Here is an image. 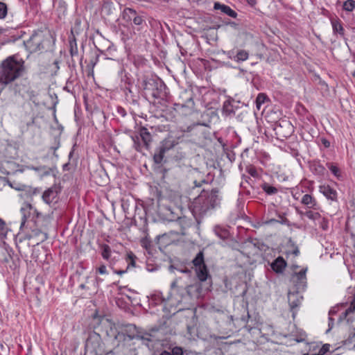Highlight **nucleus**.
I'll return each mask as SVG.
<instances>
[{"label": "nucleus", "mask_w": 355, "mask_h": 355, "mask_svg": "<svg viewBox=\"0 0 355 355\" xmlns=\"http://www.w3.org/2000/svg\"><path fill=\"white\" fill-rule=\"evenodd\" d=\"M352 76L355 78V71L352 73Z\"/></svg>", "instance_id": "bf43d9fd"}, {"label": "nucleus", "mask_w": 355, "mask_h": 355, "mask_svg": "<svg viewBox=\"0 0 355 355\" xmlns=\"http://www.w3.org/2000/svg\"><path fill=\"white\" fill-rule=\"evenodd\" d=\"M319 191L322 193L327 199L331 200H336L337 192L335 189L331 188L328 184H323L319 187Z\"/></svg>", "instance_id": "1a4fd4ad"}, {"label": "nucleus", "mask_w": 355, "mask_h": 355, "mask_svg": "<svg viewBox=\"0 0 355 355\" xmlns=\"http://www.w3.org/2000/svg\"><path fill=\"white\" fill-rule=\"evenodd\" d=\"M231 54H232V52H230H230H228V55H229V57H230V58H232V55H231Z\"/></svg>", "instance_id": "4d7b16f0"}, {"label": "nucleus", "mask_w": 355, "mask_h": 355, "mask_svg": "<svg viewBox=\"0 0 355 355\" xmlns=\"http://www.w3.org/2000/svg\"><path fill=\"white\" fill-rule=\"evenodd\" d=\"M60 191V187L55 184L53 187L49 188L46 191V202L49 203L57 198L58 193Z\"/></svg>", "instance_id": "f8f14e48"}, {"label": "nucleus", "mask_w": 355, "mask_h": 355, "mask_svg": "<svg viewBox=\"0 0 355 355\" xmlns=\"http://www.w3.org/2000/svg\"><path fill=\"white\" fill-rule=\"evenodd\" d=\"M328 167L329 168V170L331 171V172L337 178H340V170L339 168L332 164H328Z\"/></svg>", "instance_id": "c756f323"}, {"label": "nucleus", "mask_w": 355, "mask_h": 355, "mask_svg": "<svg viewBox=\"0 0 355 355\" xmlns=\"http://www.w3.org/2000/svg\"><path fill=\"white\" fill-rule=\"evenodd\" d=\"M216 191H211L210 194L208 195L207 192L202 193L195 200V204H200L201 201L206 200V201L203 202V205L202 206V209L206 210L210 207H214L216 205Z\"/></svg>", "instance_id": "39448f33"}, {"label": "nucleus", "mask_w": 355, "mask_h": 355, "mask_svg": "<svg viewBox=\"0 0 355 355\" xmlns=\"http://www.w3.org/2000/svg\"><path fill=\"white\" fill-rule=\"evenodd\" d=\"M203 182H205V180L201 181L200 182H198V183L196 181L193 182L195 187H200L201 186V183H203Z\"/></svg>", "instance_id": "79ce46f5"}, {"label": "nucleus", "mask_w": 355, "mask_h": 355, "mask_svg": "<svg viewBox=\"0 0 355 355\" xmlns=\"http://www.w3.org/2000/svg\"><path fill=\"white\" fill-rule=\"evenodd\" d=\"M330 345L328 344L324 345L319 350L318 354L319 355H324L326 352H327L329 350Z\"/></svg>", "instance_id": "c9c22d12"}, {"label": "nucleus", "mask_w": 355, "mask_h": 355, "mask_svg": "<svg viewBox=\"0 0 355 355\" xmlns=\"http://www.w3.org/2000/svg\"><path fill=\"white\" fill-rule=\"evenodd\" d=\"M8 12L7 6L5 3L0 1V19H3Z\"/></svg>", "instance_id": "c85d7f7f"}, {"label": "nucleus", "mask_w": 355, "mask_h": 355, "mask_svg": "<svg viewBox=\"0 0 355 355\" xmlns=\"http://www.w3.org/2000/svg\"><path fill=\"white\" fill-rule=\"evenodd\" d=\"M20 214L21 215V221L20 227L22 228L29 218L36 226H39L40 218H42L41 213L36 209H33L31 204L25 203L21 207Z\"/></svg>", "instance_id": "f03ea898"}, {"label": "nucleus", "mask_w": 355, "mask_h": 355, "mask_svg": "<svg viewBox=\"0 0 355 355\" xmlns=\"http://www.w3.org/2000/svg\"><path fill=\"white\" fill-rule=\"evenodd\" d=\"M101 254L103 258L105 260H109L111 256V248L108 245L103 244L100 246Z\"/></svg>", "instance_id": "dca6fc26"}, {"label": "nucleus", "mask_w": 355, "mask_h": 355, "mask_svg": "<svg viewBox=\"0 0 355 355\" xmlns=\"http://www.w3.org/2000/svg\"><path fill=\"white\" fill-rule=\"evenodd\" d=\"M215 232L216 235L222 239H225L228 236V232L226 230L216 228Z\"/></svg>", "instance_id": "7c9ffc66"}, {"label": "nucleus", "mask_w": 355, "mask_h": 355, "mask_svg": "<svg viewBox=\"0 0 355 355\" xmlns=\"http://www.w3.org/2000/svg\"><path fill=\"white\" fill-rule=\"evenodd\" d=\"M355 311V304L351 302L349 307L346 309L345 314L348 315L351 313H353Z\"/></svg>", "instance_id": "4c0bfd02"}, {"label": "nucleus", "mask_w": 355, "mask_h": 355, "mask_svg": "<svg viewBox=\"0 0 355 355\" xmlns=\"http://www.w3.org/2000/svg\"><path fill=\"white\" fill-rule=\"evenodd\" d=\"M262 189L268 195H273L278 192V189L268 183H263L261 185Z\"/></svg>", "instance_id": "a211bd4d"}, {"label": "nucleus", "mask_w": 355, "mask_h": 355, "mask_svg": "<svg viewBox=\"0 0 355 355\" xmlns=\"http://www.w3.org/2000/svg\"><path fill=\"white\" fill-rule=\"evenodd\" d=\"M329 322L333 323V319L332 318H329Z\"/></svg>", "instance_id": "052dcab7"}, {"label": "nucleus", "mask_w": 355, "mask_h": 355, "mask_svg": "<svg viewBox=\"0 0 355 355\" xmlns=\"http://www.w3.org/2000/svg\"><path fill=\"white\" fill-rule=\"evenodd\" d=\"M49 97L51 98V101H52V107H50L49 109L51 111V114H52V116H53V120H54V125H52V128L53 130V132H54L53 134L55 135V141L57 143L56 146L51 148V149L53 150V154H55V150L56 149H58L59 147V141L58 140V137L61 135V132L62 130V127L60 124H58V120H57V118L55 116V112H56L55 106H56L57 103H58V98H57V96L53 97L51 94L49 95Z\"/></svg>", "instance_id": "20e7f679"}, {"label": "nucleus", "mask_w": 355, "mask_h": 355, "mask_svg": "<svg viewBox=\"0 0 355 355\" xmlns=\"http://www.w3.org/2000/svg\"><path fill=\"white\" fill-rule=\"evenodd\" d=\"M301 202L306 205L308 208L314 209H318V204L315 199L309 194H305L303 196L301 200Z\"/></svg>", "instance_id": "4468645a"}, {"label": "nucleus", "mask_w": 355, "mask_h": 355, "mask_svg": "<svg viewBox=\"0 0 355 355\" xmlns=\"http://www.w3.org/2000/svg\"><path fill=\"white\" fill-rule=\"evenodd\" d=\"M59 69L58 62L57 60L53 61L52 64L49 65L48 67L49 72L51 73V75H54L57 73Z\"/></svg>", "instance_id": "cd10ccee"}, {"label": "nucleus", "mask_w": 355, "mask_h": 355, "mask_svg": "<svg viewBox=\"0 0 355 355\" xmlns=\"http://www.w3.org/2000/svg\"><path fill=\"white\" fill-rule=\"evenodd\" d=\"M355 8V1L353 0H347L343 3V9L347 11H352Z\"/></svg>", "instance_id": "a878e982"}, {"label": "nucleus", "mask_w": 355, "mask_h": 355, "mask_svg": "<svg viewBox=\"0 0 355 355\" xmlns=\"http://www.w3.org/2000/svg\"><path fill=\"white\" fill-rule=\"evenodd\" d=\"M159 355H171V354L167 351H164Z\"/></svg>", "instance_id": "49530a36"}, {"label": "nucleus", "mask_w": 355, "mask_h": 355, "mask_svg": "<svg viewBox=\"0 0 355 355\" xmlns=\"http://www.w3.org/2000/svg\"><path fill=\"white\" fill-rule=\"evenodd\" d=\"M96 272L101 275L107 274V268L105 265H101L96 268Z\"/></svg>", "instance_id": "e433bc0d"}, {"label": "nucleus", "mask_w": 355, "mask_h": 355, "mask_svg": "<svg viewBox=\"0 0 355 355\" xmlns=\"http://www.w3.org/2000/svg\"><path fill=\"white\" fill-rule=\"evenodd\" d=\"M6 227L5 222L0 218V236H5L6 235Z\"/></svg>", "instance_id": "2f4dec72"}, {"label": "nucleus", "mask_w": 355, "mask_h": 355, "mask_svg": "<svg viewBox=\"0 0 355 355\" xmlns=\"http://www.w3.org/2000/svg\"><path fill=\"white\" fill-rule=\"evenodd\" d=\"M249 56L248 53L245 50H240L236 55L234 57V60L236 62H243L248 60Z\"/></svg>", "instance_id": "f3484780"}, {"label": "nucleus", "mask_w": 355, "mask_h": 355, "mask_svg": "<svg viewBox=\"0 0 355 355\" xmlns=\"http://www.w3.org/2000/svg\"><path fill=\"white\" fill-rule=\"evenodd\" d=\"M4 32H5V29L0 26V34L3 33Z\"/></svg>", "instance_id": "603ef678"}, {"label": "nucleus", "mask_w": 355, "mask_h": 355, "mask_svg": "<svg viewBox=\"0 0 355 355\" xmlns=\"http://www.w3.org/2000/svg\"><path fill=\"white\" fill-rule=\"evenodd\" d=\"M144 89H150L149 87H148V83H144Z\"/></svg>", "instance_id": "8fccbe9b"}, {"label": "nucleus", "mask_w": 355, "mask_h": 355, "mask_svg": "<svg viewBox=\"0 0 355 355\" xmlns=\"http://www.w3.org/2000/svg\"><path fill=\"white\" fill-rule=\"evenodd\" d=\"M349 336L348 338V340L349 343H352L355 338V327H351L349 329Z\"/></svg>", "instance_id": "72a5a7b5"}, {"label": "nucleus", "mask_w": 355, "mask_h": 355, "mask_svg": "<svg viewBox=\"0 0 355 355\" xmlns=\"http://www.w3.org/2000/svg\"><path fill=\"white\" fill-rule=\"evenodd\" d=\"M267 99V96L263 93H260L258 94L257 99H256V104L257 109H260L261 105L265 103L266 100Z\"/></svg>", "instance_id": "5701e85b"}, {"label": "nucleus", "mask_w": 355, "mask_h": 355, "mask_svg": "<svg viewBox=\"0 0 355 355\" xmlns=\"http://www.w3.org/2000/svg\"><path fill=\"white\" fill-rule=\"evenodd\" d=\"M89 339H88V340H87V343H86V345H87V346H88V345H89Z\"/></svg>", "instance_id": "13d9d810"}, {"label": "nucleus", "mask_w": 355, "mask_h": 355, "mask_svg": "<svg viewBox=\"0 0 355 355\" xmlns=\"http://www.w3.org/2000/svg\"><path fill=\"white\" fill-rule=\"evenodd\" d=\"M141 137L146 146H148L150 141V135L146 130H144L141 132Z\"/></svg>", "instance_id": "bb28decb"}, {"label": "nucleus", "mask_w": 355, "mask_h": 355, "mask_svg": "<svg viewBox=\"0 0 355 355\" xmlns=\"http://www.w3.org/2000/svg\"><path fill=\"white\" fill-rule=\"evenodd\" d=\"M125 270H119V271H116V272L117 274L122 275V274L125 273Z\"/></svg>", "instance_id": "3c124183"}, {"label": "nucleus", "mask_w": 355, "mask_h": 355, "mask_svg": "<svg viewBox=\"0 0 355 355\" xmlns=\"http://www.w3.org/2000/svg\"><path fill=\"white\" fill-rule=\"evenodd\" d=\"M15 92H20V89H15Z\"/></svg>", "instance_id": "680f3d73"}, {"label": "nucleus", "mask_w": 355, "mask_h": 355, "mask_svg": "<svg viewBox=\"0 0 355 355\" xmlns=\"http://www.w3.org/2000/svg\"><path fill=\"white\" fill-rule=\"evenodd\" d=\"M286 124L288 125L289 129H291V130H292V126L289 123H286Z\"/></svg>", "instance_id": "5fc2aeb1"}, {"label": "nucleus", "mask_w": 355, "mask_h": 355, "mask_svg": "<svg viewBox=\"0 0 355 355\" xmlns=\"http://www.w3.org/2000/svg\"><path fill=\"white\" fill-rule=\"evenodd\" d=\"M322 227L323 230H326L327 228V221L324 220L323 224L322 225Z\"/></svg>", "instance_id": "a18cd8bd"}, {"label": "nucleus", "mask_w": 355, "mask_h": 355, "mask_svg": "<svg viewBox=\"0 0 355 355\" xmlns=\"http://www.w3.org/2000/svg\"><path fill=\"white\" fill-rule=\"evenodd\" d=\"M99 338V335L96 334L95 333L94 334L90 335V336H89V339H92V338Z\"/></svg>", "instance_id": "37998d69"}, {"label": "nucleus", "mask_w": 355, "mask_h": 355, "mask_svg": "<svg viewBox=\"0 0 355 355\" xmlns=\"http://www.w3.org/2000/svg\"><path fill=\"white\" fill-rule=\"evenodd\" d=\"M193 263L195 266L196 268L200 267L201 266L205 265L204 263V257L203 253L200 252L195 259L193 260Z\"/></svg>", "instance_id": "6ab92c4d"}, {"label": "nucleus", "mask_w": 355, "mask_h": 355, "mask_svg": "<svg viewBox=\"0 0 355 355\" xmlns=\"http://www.w3.org/2000/svg\"><path fill=\"white\" fill-rule=\"evenodd\" d=\"M300 253V250H298V248H295L293 251V254L295 255V256H297Z\"/></svg>", "instance_id": "c03bdc74"}, {"label": "nucleus", "mask_w": 355, "mask_h": 355, "mask_svg": "<svg viewBox=\"0 0 355 355\" xmlns=\"http://www.w3.org/2000/svg\"><path fill=\"white\" fill-rule=\"evenodd\" d=\"M216 10H220L223 13L227 14L228 16L235 18L237 15L236 12L233 10L230 6L216 2L214 6Z\"/></svg>", "instance_id": "ddd939ff"}, {"label": "nucleus", "mask_w": 355, "mask_h": 355, "mask_svg": "<svg viewBox=\"0 0 355 355\" xmlns=\"http://www.w3.org/2000/svg\"><path fill=\"white\" fill-rule=\"evenodd\" d=\"M196 270L197 276L201 282H204L207 279L208 271L205 265L196 268Z\"/></svg>", "instance_id": "2eb2a0df"}, {"label": "nucleus", "mask_w": 355, "mask_h": 355, "mask_svg": "<svg viewBox=\"0 0 355 355\" xmlns=\"http://www.w3.org/2000/svg\"><path fill=\"white\" fill-rule=\"evenodd\" d=\"M307 268L301 270L299 272H295L292 276V281L295 284L298 290L304 289L306 283V272Z\"/></svg>", "instance_id": "0eeeda50"}, {"label": "nucleus", "mask_w": 355, "mask_h": 355, "mask_svg": "<svg viewBox=\"0 0 355 355\" xmlns=\"http://www.w3.org/2000/svg\"><path fill=\"white\" fill-rule=\"evenodd\" d=\"M50 35H51V37L52 44L53 45L55 44V40H56L55 36L54 35V34H53L51 33H50Z\"/></svg>", "instance_id": "a19ab883"}, {"label": "nucleus", "mask_w": 355, "mask_h": 355, "mask_svg": "<svg viewBox=\"0 0 355 355\" xmlns=\"http://www.w3.org/2000/svg\"><path fill=\"white\" fill-rule=\"evenodd\" d=\"M187 294L191 298L198 299L201 297L202 285L199 282L189 285L187 287Z\"/></svg>", "instance_id": "9d476101"}, {"label": "nucleus", "mask_w": 355, "mask_h": 355, "mask_svg": "<svg viewBox=\"0 0 355 355\" xmlns=\"http://www.w3.org/2000/svg\"><path fill=\"white\" fill-rule=\"evenodd\" d=\"M176 286H177V282L176 281H174V282H173L171 283V288H175V287H176Z\"/></svg>", "instance_id": "09e8293b"}, {"label": "nucleus", "mask_w": 355, "mask_h": 355, "mask_svg": "<svg viewBox=\"0 0 355 355\" xmlns=\"http://www.w3.org/2000/svg\"><path fill=\"white\" fill-rule=\"evenodd\" d=\"M175 145L173 140L166 139L163 141L161 147L166 152Z\"/></svg>", "instance_id": "b1692460"}, {"label": "nucleus", "mask_w": 355, "mask_h": 355, "mask_svg": "<svg viewBox=\"0 0 355 355\" xmlns=\"http://www.w3.org/2000/svg\"><path fill=\"white\" fill-rule=\"evenodd\" d=\"M248 173L253 177H256L257 176V170L253 168V167H250L248 170Z\"/></svg>", "instance_id": "58836bf2"}, {"label": "nucleus", "mask_w": 355, "mask_h": 355, "mask_svg": "<svg viewBox=\"0 0 355 355\" xmlns=\"http://www.w3.org/2000/svg\"><path fill=\"white\" fill-rule=\"evenodd\" d=\"M165 153H166V151L164 150V149H163L160 146L158 153H157L154 155L153 159H154L155 162L157 164H160L164 159Z\"/></svg>", "instance_id": "aec40b11"}, {"label": "nucleus", "mask_w": 355, "mask_h": 355, "mask_svg": "<svg viewBox=\"0 0 355 355\" xmlns=\"http://www.w3.org/2000/svg\"><path fill=\"white\" fill-rule=\"evenodd\" d=\"M304 214L305 216L312 220H315L320 218V214L318 212H313L312 211H307Z\"/></svg>", "instance_id": "393cba45"}, {"label": "nucleus", "mask_w": 355, "mask_h": 355, "mask_svg": "<svg viewBox=\"0 0 355 355\" xmlns=\"http://www.w3.org/2000/svg\"><path fill=\"white\" fill-rule=\"evenodd\" d=\"M248 1V3L250 5H254L256 3V1L255 0H247Z\"/></svg>", "instance_id": "de8ad7c7"}, {"label": "nucleus", "mask_w": 355, "mask_h": 355, "mask_svg": "<svg viewBox=\"0 0 355 355\" xmlns=\"http://www.w3.org/2000/svg\"><path fill=\"white\" fill-rule=\"evenodd\" d=\"M78 53V48H77L76 44H74V45H73L72 43H71L70 54H71V57L77 55Z\"/></svg>", "instance_id": "f704fd0d"}, {"label": "nucleus", "mask_w": 355, "mask_h": 355, "mask_svg": "<svg viewBox=\"0 0 355 355\" xmlns=\"http://www.w3.org/2000/svg\"><path fill=\"white\" fill-rule=\"evenodd\" d=\"M302 297L300 295L298 292H288V300L290 308L293 311V316L295 317V309L300 306L302 301Z\"/></svg>", "instance_id": "6e6552de"}, {"label": "nucleus", "mask_w": 355, "mask_h": 355, "mask_svg": "<svg viewBox=\"0 0 355 355\" xmlns=\"http://www.w3.org/2000/svg\"><path fill=\"white\" fill-rule=\"evenodd\" d=\"M135 259L136 257L132 252H130L127 254L126 262L128 263V268H129L130 266H135Z\"/></svg>", "instance_id": "4be33fe9"}, {"label": "nucleus", "mask_w": 355, "mask_h": 355, "mask_svg": "<svg viewBox=\"0 0 355 355\" xmlns=\"http://www.w3.org/2000/svg\"><path fill=\"white\" fill-rule=\"evenodd\" d=\"M171 355H182L183 349L180 347H175L172 349Z\"/></svg>", "instance_id": "473e14b6"}, {"label": "nucleus", "mask_w": 355, "mask_h": 355, "mask_svg": "<svg viewBox=\"0 0 355 355\" xmlns=\"http://www.w3.org/2000/svg\"><path fill=\"white\" fill-rule=\"evenodd\" d=\"M26 70L24 60L17 55L8 56L0 64V84L6 86L23 76Z\"/></svg>", "instance_id": "f257e3e1"}, {"label": "nucleus", "mask_w": 355, "mask_h": 355, "mask_svg": "<svg viewBox=\"0 0 355 355\" xmlns=\"http://www.w3.org/2000/svg\"><path fill=\"white\" fill-rule=\"evenodd\" d=\"M351 302L353 303L354 304H355V292H354V294L353 295V300H352V301Z\"/></svg>", "instance_id": "864d4df0"}, {"label": "nucleus", "mask_w": 355, "mask_h": 355, "mask_svg": "<svg viewBox=\"0 0 355 355\" xmlns=\"http://www.w3.org/2000/svg\"><path fill=\"white\" fill-rule=\"evenodd\" d=\"M325 168H324V166H322V165L320 164H318L317 168H316V171L319 173H323L324 171Z\"/></svg>", "instance_id": "ea45409f"}, {"label": "nucleus", "mask_w": 355, "mask_h": 355, "mask_svg": "<svg viewBox=\"0 0 355 355\" xmlns=\"http://www.w3.org/2000/svg\"><path fill=\"white\" fill-rule=\"evenodd\" d=\"M124 15L128 17V19L132 21L133 24L137 26V31L142 28L143 25L145 24V21L142 17L137 15L136 12L131 9L127 8L124 10Z\"/></svg>", "instance_id": "423d86ee"}, {"label": "nucleus", "mask_w": 355, "mask_h": 355, "mask_svg": "<svg viewBox=\"0 0 355 355\" xmlns=\"http://www.w3.org/2000/svg\"><path fill=\"white\" fill-rule=\"evenodd\" d=\"M42 198L43 200H44V192H43V193H42Z\"/></svg>", "instance_id": "6e6d98bb"}, {"label": "nucleus", "mask_w": 355, "mask_h": 355, "mask_svg": "<svg viewBox=\"0 0 355 355\" xmlns=\"http://www.w3.org/2000/svg\"><path fill=\"white\" fill-rule=\"evenodd\" d=\"M331 24H332L333 31L334 33H339L340 35H342L344 34V29L339 21H333L331 22Z\"/></svg>", "instance_id": "412c9836"}, {"label": "nucleus", "mask_w": 355, "mask_h": 355, "mask_svg": "<svg viewBox=\"0 0 355 355\" xmlns=\"http://www.w3.org/2000/svg\"><path fill=\"white\" fill-rule=\"evenodd\" d=\"M286 262L282 257H278L270 265L272 269L277 273H281L286 267Z\"/></svg>", "instance_id": "9b49d317"}, {"label": "nucleus", "mask_w": 355, "mask_h": 355, "mask_svg": "<svg viewBox=\"0 0 355 355\" xmlns=\"http://www.w3.org/2000/svg\"><path fill=\"white\" fill-rule=\"evenodd\" d=\"M44 41V33L43 31L37 30L32 34L25 44L31 53H36L43 49Z\"/></svg>", "instance_id": "7ed1b4c3"}]
</instances>
